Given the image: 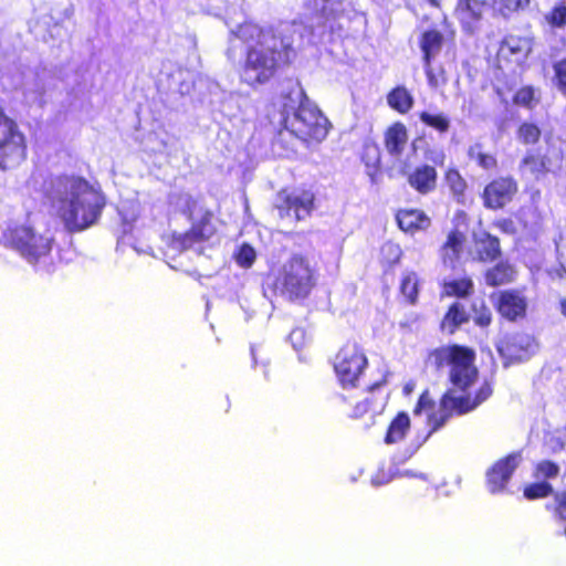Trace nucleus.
Wrapping results in <instances>:
<instances>
[{
	"label": "nucleus",
	"mask_w": 566,
	"mask_h": 566,
	"mask_svg": "<svg viewBox=\"0 0 566 566\" xmlns=\"http://www.w3.org/2000/svg\"><path fill=\"white\" fill-rule=\"evenodd\" d=\"M559 310L564 317H566V297L560 298L559 301Z\"/></svg>",
	"instance_id": "obj_47"
},
{
	"label": "nucleus",
	"mask_w": 566,
	"mask_h": 566,
	"mask_svg": "<svg viewBox=\"0 0 566 566\" xmlns=\"http://www.w3.org/2000/svg\"><path fill=\"white\" fill-rule=\"evenodd\" d=\"M518 184L512 176H497L483 188L481 199L488 210L497 211L505 208L516 196Z\"/></svg>",
	"instance_id": "obj_11"
},
{
	"label": "nucleus",
	"mask_w": 566,
	"mask_h": 566,
	"mask_svg": "<svg viewBox=\"0 0 566 566\" xmlns=\"http://www.w3.org/2000/svg\"><path fill=\"white\" fill-rule=\"evenodd\" d=\"M360 159L366 167V172L373 181L381 171V151L374 142L365 143L361 149Z\"/></svg>",
	"instance_id": "obj_26"
},
{
	"label": "nucleus",
	"mask_w": 566,
	"mask_h": 566,
	"mask_svg": "<svg viewBox=\"0 0 566 566\" xmlns=\"http://www.w3.org/2000/svg\"><path fill=\"white\" fill-rule=\"evenodd\" d=\"M545 507L547 511L552 512L559 522L565 524L564 534L566 536V490L556 492L554 494V502L546 504Z\"/></svg>",
	"instance_id": "obj_38"
},
{
	"label": "nucleus",
	"mask_w": 566,
	"mask_h": 566,
	"mask_svg": "<svg viewBox=\"0 0 566 566\" xmlns=\"http://www.w3.org/2000/svg\"><path fill=\"white\" fill-rule=\"evenodd\" d=\"M7 245L17 250L29 263L36 266L50 259L53 239L36 233L32 227L15 224L2 235Z\"/></svg>",
	"instance_id": "obj_6"
},
{
	"label": "nucleus",
	"mask_w": 566,
	"mask_h": 566,
	"mask_svg": "<svg viewBox=\"0 0 566 566\" xmlns=\"http://www.w3.org/2000/svg\"><path fill=\"white\" fill-rule=\"evenodd\" d=\"M521 168L538 178L549 171V159L539 153L528 151L521 160Z\"/></svg>",
	"instance_id": "obj_29"
},
{
	"label": "nucleus",
	"mask_w": 566,
	"mask_h": 566,
	"mask_svg": "<svg viewBox=\"0 0 566 566\" xmlns=\"http://www.w3.org/2000/svg\"><path fill=\"white\" fill-rule=\"evenodd\" d=\"M214 213L205 209L198 220L193 221L190 228L184 233L172 234L171 245L178 251H187L197 244L210 241L217 234L214 226Z\"/></svg>",
	"instance_id": "obj_10"
},
{
	"label": "nucleus",
	"mask_w": 566,
	"mask_h": 566,
	"mask_svg": "<svg viewBox=\"0 0 566 566\" xmlns=\"http://www.w3.org/2000/svg\"><path fill=\"white\" fill-rule=\"evenodd\" d=\"M469 321L470 313L467 311L464 304L454 301L448 306L440 322V329L449 335H453L463 324L469 323Z\"/></svg>",
	"instance_id": "obj_21"
},
{
	"label": "nucleus",
	"mask_w": 566,
	"mask_h": 566,
	"mask_svg": "<svg viewBox=\"0 0 566 566\" xmlns=\"http://www.w3.org/2000/svg\"><path fill=\"white\" fill-rule=\"evenodd\" d=\"M316 195L312 187H283L275 196L274 208L282 219L303 221L315 210Z\"/></svg>",
	"instance_id": "obj_9"
},
{
	"label": "nucleus",
	"mask_w": 566,
	"mask_h": 566,
	"mask_svg": "<svg viewBox=\"0 0 566 566\" xmlns=\"http://www.w3.org/2000/svg\"><path fill=\"white\" fill-rule=\"evenodd\" d=\"M522 459L521 452H512L495 461L486 471V486L493 494L505 490Z\"/></svg>",
	"instance_id": "obj_14"
},
{
	"label": "nucleus",
	"mask_w": 566,
	"mask_h": 566,
	"mask_svg": "<svg viewBox=\"0 0 566 566\" xmlns=\"http://www.w3.org/2000/svg\"><path fill=\"white\" fill-rule=\"evenodd\" d=\"M528 340H530L528 337H524L521 335H513V336L506 337L502 342L501 346L499 347V353L502 356H505L509 358L517 357V356H520V353L516 348L518 347L521 350L525 352L526 347L530 343Z\"/></svg>",
	"instance_id": "obj_34"
},
{
	"label": "nucleus",
	"mask_w": 566,
	"mask_h": 566,
	"mask_svg": "<svg viewBox=\"0 0 566 566\" xmlns=\"http://www.w3.org/2000/svg\"><path fill=\"white\" fill-rule=\"evenodd\" d=\"M545 21L552 29H564L566 27V3L557 2L546 14Z\"/></svg>",
	"instance_id": "obj_37"
},
{
	"label": "nucleus",
	"mask_w": 566,
	"mask_h": 566,
	"mask_svg": "<svg viewBox=\"0 0 566 566\" xmlns=\"http://www.w3.org/2000/svg\"><path fill=\"white\" fill-rule=\"evenodd\" d=\"M234 259L238 265L248 269L251 268L252 264L255 262L256 253L255 250L249 243H242L239 247L234 255Z\"/></svg>",
	"instance_id": "obj_41"
},
{
	"label": "nucleus",
	"mask_w": 566,
	"mask_h": 566,
	"mask_svg": "<svg viewBox=\"0 0 566 566\" xmlns=\"http://www.w3.org/2000/svg\"><path fill=\"white\" fill-rule=\"evenodd\" d=\"M472 311L474 314L473 322L476 326L481 328H486L491 325L493 315L490 307L484 302H482L480 306L474 305L472 307Z\"/></svg>",
	"instance_id": "obj_42"
},
{
	"label": "nucleus",
	"mask_w": 566,
	"mask_h": 566,
	"mask_svg": "<svg viewBox=\"0 0 566 566\" xmlns=\"http://www.w3.org/2000/svg\"><path fill=\"white\" fill-rule=\"evenodd\" d=\"M442 0H429L434 7H440ZM491 0H457L454 12L465 24H475L485 14V8Z\"/></svg>",
	"instance_id": "obj_17"
},
{
	"label": "nucleus",
	"mask_w": 566,
	"mask_h": 566,
	"mask_svg": "<svg viewBox=\"0 0 566 566\" xmlns=\"http://www.w3.org/2000/svg\"><path fill=\"white\" fill-rule=\"evenodd\" d=\"M27 137L0 104V168L11 169L27 158Z\"/></svg>",
	"instance_id": "obj_7"
},
{
	"label": "nucleus",
	"mask_w": 566,
	"mask_h": 566,
	"mask_svg": "<svg viewBox=\"0 0 566 566\" xmlns=\"http://www.w3.org/2000/svg\"><path fill=\"white\" fill-rule=\"evenodd\" d=\"M553 81L560 94L566 97V56L553 63Z\"/></svg>",
	"instance_id": "obj_39"
},
{
	"label": "nucleus",
	"mask_w": 566,
	"mask_h": 566,
	"mask_svg": "<svg viewBox=\"0 0 566 566\" xmlns=\"http://www.w3.org/2000/svg\"><path fill=\"white\" fill-rule=\"evenodd\" d=\"M226 54H227L228 59H233V60H234V57H235V51H234V49H232L231 46H229V48L227 49Z\"/></svg>",
	"instance_id": "obj_48"
},
{
	"label": "nucleus",
	"mask_w": 566,
	"mask_h": 566,
	"mask_svg": "<svg viewBox=\"0 0 566 566\" xmlns=\"http://www.w3.org/2000/svg\"><path fill=\"white\" fill-rule=\"evenodd\" d=\"M388 106L395 112L405 115L415 104V99L410 91L403 85L392 87L386 96Z\"/></svg>",
	"instance_id": "obj_25"
},
{
	"label": "nucleus",
	"mask_w": 566,
	"mask_h": 566,
	"mask_svg": "<svg viewBox=\"0 0 566 566\" xmlns=\"http://www.w3.org/2000/svg\"><path fill=\"white\" fill-rule=\"evenodd\" d=\"M474 256L480 263H492L502 255L500 239L489 232H482L474 238Z\"/></svg>",
	"instance_id": "obj_19"
},
{
	"label": "nucleus",
	"mask_w": 566,
	"mask_h": 566,
	"mask_svg": "<svg viewBox=\"0 0 566 566\" xmlns=\"http://www.w3.org/2000/svg\"><path fill=\"white\" fill-rule=\"evenodd\" d=\"M494 307L502 318L516 323L526 317L528 302L521 290L510 289L496 293Z\"/></svg>",
	"instance_id": "obj_13"
},
{
	"label": "nucleus",
	"mask_w": 566,
	"mask_h": 566,
	"mask_svg": "<svg viewBox=\"0 0 566 566\" xmlns=\"http://www.w3.org/2000/svg\"><path fill=\"white\" fill-rule=\"evenodd\" d=\"M275 284L287 300L303 301L316 287L317 274L306 255L294 253L283 264Z\"/></svg>",
	"instance_id": "obj_5"
},
{
	"label": "nucleus",
	"mask_w": 566,
	"mask_h": 566,
	"mask_svg": "<svg viewBox=\"0 0 566 566\" xmlns=\"http://www.w3.org/2000/svg\"><path fill=\"white\" fill-rule=\"evenodd\" d=\"M493 226L499 229L502 233L505 234H516L517 228L515 226V222L511 218H501L493 222Z\"/></svg>",
	"instance_id": "obj_45"
},
{
	"label": "nucleus",
	"mask_w": 566,
	"mask_h": 566,
	"mask_svg": "<svg viewBox=\"0 0 566 566\" xmlns=\"http://www.w3.org/2000/svg\"><path fill=\"white\" fill-rule=\"evenodd\" d=\"M515 276L516 271L507 261H500L484 272L485 284L491 287L510 284Z\"/></svg>",
	"instance_id": "obj_23"
},
{
	"label": "nucleus",
	"mask_w": 566,
	"mask_h": 566,
	"mask_svg": "<svg viewBox=\"0 0 566 566\" xmlns=\"http://www.w3.org/2000/svg\"><path fill=\"white\" fill-rule=\"evenodd\" d=\"M554 488L548 481H535L524 485L523 496L528 501L546 499L554 496Z\"/></svg>",
	"instance_id": "obj_32"
},
{
	"label": "nucleus",
	"mask_w": 566,
	"mask_h": 566,
	"mask_svg": "<svg viewBox=\"0 0 566 566\" xmlns=\"http://www.w3.org/2000/svg\"><path fill=\"white\" fill-rule=\"evenodd\" d=\"M367 367L366 353L356 342L345 343L333 360L336 379L344 389L357 388Z\"/></svg>",
	"instance_id": "obj_8"
},
{
	"label": "nucleus",
	"mask_w": 566,
	"mask_h": 566,
	"mask_svg": "<svg viewBox=\"0 0 566 566\" xmlns=\"http://www.w3.org/2000/svg\"><path fill=\"white\" fill-rule=\"evenodd\" d=\"M559 472L558 463L552 460H542L534 465L533 476L541 481H548L557 478Z\"/></svg>",
	"instance_id": "obj_35"
},
{
	"label": "nucleus",
	"mask_w": 566,
	"mask_h": 566,
	"mask_svg": "<svg viewBox=\"0 0 566 566\" xmlns=\"http://www.w3.org/2000/svg\"><path fill=\"white\" fill-rule=\"evenodd\" d=\"M475 360V350L465 345L449 344L429 350L424 359L426 367L437 373L448 368V381L451 385V388L440 397L441 411L428 415L429 434L442 428L452 415H467L492 396L493 382L488 379L474 394L468 392L479 378Z\"/></svg>",
	"instance_id": "obj_1"
},
{
	"label": "nucleus",
	"mask_w": 566,
	"mask_h": 566,
	"mask_svg": "<svg viewBox=\"0 0 566 566\" xmlns=\"http://www.w3.org/2000/svg\"><path fill=\"white\" fill-rule=\"evenodd\" d=\"M373 400L369 398H365L355 403L350 411H348V417L352 419H361L366 415L370 413L373 410Z\"/></svg>",
	"instance_id": "obj_43"
},
{
	"label": "nucleus",
	"mask_w": 566,
	"mask_h": 566,
	"mask_svg": "<svg viewBox=\"0 0 566 566\" xmlns=\"http://www.w3.org/2000/svg\"><path fill=\"white\" fill-rule=\"evenodd\" d=\"M408 142V130L403 123L395 122L384 133V145L392 157H400Z\"/></svg>",
	"instance_id": "obj_20"
},
{
	"label": "nucleus",
	"mask_w": 566,
	"mask_h": 566,
	"mask_svg": "<svg viewBox=\"0 0 566 566\" xmlns=\"http://www.w3.org/2000/svg\"><path fill=\"white\" fill-rule=\"evenodd\" d=\"M530 3L531 0H491L485 8V13L492 10L494 14L509 18L528 8Z\"/></svg>",
	"instance_id": "obj_28"
},
{
	"label": "nucleus",
	"mask_w": 566,
	"mask_h": 566,
	"mask_svg": "<svg viewBox=\"0 0 566 566\" xmlns=\"http://www.w3.org/2000/svg\"><path fill=\"white\" fill-rule=\"evenodd\" d=\"M504 45H505V46H507V48H509V50H510L511 52L520 51V49H517L516 46H514V45H512V44L510 43V40H506V41L504 42Z\"/></svg>",
	"instance_id": "obj_49"
},
{
	"label": "nucleus",
	"mask_w": 566,
	"mask_h": 566,
	"mask_svg": "<svg viewBox=\"0 0 566 566\" xmlns=\"http://www.w3.org/2000/svg\"><path fill=\"white\" fill-rule=\"evenodd\" d=\"M444 179L453 198L458 202H463L468 190V184L460 171L457 168H449L444 174Z\"/></svg>",
	"instance_id": "obj_30"
},
{
	"label": "nucleus",
	"mask_w": 566,
	"mask_h": 566,
	"mask_svg": "<svg viewBox=\"0 0 566 566\" xmlns=\"http://www.w3.org/2000/svg\"><path fill=\"white\" fill-rule=\"evenodd\" d=\"M516 135L522 144L535 145L541 139L542 130L536 124L524 122L517 127Z\"/></svg>",
	"instance_id": "obj_36"
},
{
	"label": "nucleus",
	"mask_w": 566,
	"mask_h": 566,
	"mask_svg": "<svg viewBox=\"0 0 566 566\" xmlns=\"http://www.w3.org/2000/svg\"><path fill=\"white\" fill-rule=\"evenodd\" d=\"M443 43L444 36L442 32L437 29L426 30L421 33L419 39L426 76L429 85L432 87H438L447 81L443 72L436 74L432 69V61L441 51Z\"/></svg>",
	"instance_id": "obj_12"
},
{
	"label": "nucleus",
	"mask_w": 566,
	"mask_h": 566,
	"mask_svg": "<svg viewBox=\"0 0 566 566\" xmlns=\"http://www.w3.org/2000/svg\"><path fill=\"white\" fill-rule=\"evenodd\" d=\"M465 240L467 237L464 232H462L457 227L448 232L447 239L439 250L441 262L444 265L450 268L455 266V264L460 261Z\"/></svg>",
	"instance_id": "obj_18"
},
{
	"label": "nucleus",
	"mask_w": 566,
	"mask_h": 566,
	"mask_svg": "<svg viewBox=\"0 0 566 566\" xmlns=\"http://www.w3.org/2000/svg\"><path fill=\"white\" fill-rule=\"evenodd\" d=\"M433 408L434 401L429 396L428 390H426L419 396L412 412L415 416H420L423 411L432 410Z\"/></svg>",
	"instance_id": "obj_44"
},
{
	"label": "nucleus",
	"mask_w": 566,
	"mask_h": 566,
	"mask_svg": "<svg viewBox=\"0 0 566 566\" xmlns=\"http://www.w3.org/2000/svg\"><path fill=\"white\" fill-rule=\"evenodd\" d=\"M339 401H340V403L345 405V403H347V398H346L345 396H343V395H342V396L339 397Z\"/></svg>",
	"instance_id": "obj_50"
},
{
	"label": "nucleus",
	"mask_w": 566,
	"mask_h": 566,
	"mask_svg": "<svg viewBox=\"0 0 566 566\" xmlns=\"http://www.w3.org/2000/svg\"><path fill=\"white\" fill-rule=\"evenodd\" d=\"M395 219L398 228L411 235L427 231L432 224L431 218L423 210L416 208L398 209Z\"/></svg>",
	"instance_id": "obj_16"
},
{
	"label": "nucleus",
	"mask_w": 566,
	"mask_h": 566,
	"mask_svg": "<svg viewBox=\"0 0 566 566\" xmlns=\"http://www.w3.org/2000/svg\"><path fill=\"white\" fill-rule=\"evenodd\" d=\"M468 157L483 170H495L499 161L495 155L483 150L481 144H474L468 148Z\"/></svg>",
	"instance_id": "obj_31"
},
{
	"label": "nucleus",
	"mask_w": 566,
	"mask_h": 566,
	"mask_svg": "<svg viewBox=\"0 0 566 566\" xmlns=\"http://www.w3.org/2000/svg\"><path fill=\"white\" fill-rule=\"evenodd\" d=\"M440 286L442 297L469 298L474 293V282L469 275L444 280Z\"/></svg>",
	"instance_id": "obj_22"
},
{
	"label": "nucleus",
	"mask_w": 566,
	"mask_h": 566,
	"mask_svg": "<svg viewBox=\"0 0 566 566\" xmlns=\"http://www.w3.org/2000/svg\"><path fill=\"white\" fill-rule=\"evenodd\" d=\"M293 94V91L289 92L286 95H285V98H289L291 99V95Z\"/></svg>",
	"instance_id": "obj_51"
},
{
	"label": "nucleus",
	"mask_w": 566,
	"mask_h": 566,
	"mask_svg": "<svg viewBox=\"0 0 566 566\" xmlns=\"http://www.w3.org/2000/svg\"><path fill=\"white\" fill-rule=\"evenodd\" d=\"M401 174L408 186L420 196L432 193L438 187V171L432 165L423 163Z\"/></svg>",
	"instance_id": "obj_15"
},
{
	"label": "nucleus",
	"mask_w": 566,
	"mask_h": 566,
	"mask_svg": "<svg viewBox=\"0 0 566 566\" xmlns=\"http://www.w3.org/2000/svg\"><path fill=\"white\" fill-rule=\"evenodd\" d=\"M297 105L284 103L281 111V129L273 140V147L281 150V156L289 157L296 153L295 146L286 140V136L295 137L306 145L323 142L332 127L328 118L306 96L303 90L297 91Z\"/></svg>",
	"instance_id": "obj_4"
},
{
	"label": "nucleus",
	"mask_w": 566,
	"mask_h": 566,
	"mask_svg": "<svg viewBox=\"0 0 566 566\" xmlns=\"http://www.w3.org/2000/svg\"><path fill=\"white\" fill-rule=\"evenodd\" d=\"M387 382V377L384 375L381 376L380 379L374 381V382H370L366 386V391L368 392H373L379 388H381L382 386H385Z\"/></svg>",
	"instance_id": "obj_46"
},
{
	"label": "nucleus",
	"mask_w": 566,
	"mask_h": 566,
	"mask_svg": "<svg viewBox=\"0 0 566 566\" xmlns=\"http://www.w3.org/2000/svg\"><path fill=\"white\" fill-rule=\"evenodd\" d=\"M411 428L410 417L406 411H399L389 422L386 430L384 442L386 444H396L401 442Z\"/></svg>",
	"instance_id": "obj_24"
},
{
	"label": "nucleus",
	"mask_w": 566,
	"mask_h": 566,
	"mask_svg": "<svg viewBox=\"0 0 566 566\" xmlns=\"http://www.w3.org/2000/svg\"><path fill=\"white\" fill-rule=\"evenodd\" d=\"M535 102V90L531 85L520 87L513 96V103L517 106L532 109Z\"/></svg>",
	"instance_id": "obj_40"
},
{
	"label": "nucleus",
	"mask_w": 566,
	"mask_h": 566,
	"mask_svg": "<svg viewBox=\"0 0 566 566\" xmlns=\"http://www.w3.org/2000/svg\"><path fill=\"white\" fill-rule=\"evenodd\" d=\"M48 192L57 205V217L70 233L82 232L95 226L106 207L101 188L77 175L62 174L51 177Z\"/></svg>",
	"instance_id": "obj_3"
},
{
	"label": "nucleus",
	"mask_w": 566,
	"mask_h": 566,
	"mask_svg": "<svg viewBox=\"0 0 566 566\" xmlns=\"http://www.w3.org/2000/svg\"><path fill=\"white\" fill-rule=\"evenodd\" d=\"M418 117L422 124L434 129L439 134H446L450 129V119L443 113H429L422 111L418 114Z\"/></svg>",
	"instance_id": "obj_33"
},
{
	"label": "nucleus",
	"mask_w": 566,
	"mask_h": 566,
	"mask_svg": "<svg viewBox=\"0 0 566 566\" xmlns=\"http://www.w3.org/2000/svg\"><path fill=\"white\" fill-rule=\"evenodd\" d=\"M421 280L413 271L405 272L399 283V294L408 305H416L419 300Z\"/></svg>",
	"instance_id": "obj_27"
},
{
	"label": "nucleus",
	"mask_w": 566,
	"mask_h": 566,
	"mask_svg": "<svg viewBox=\"0 0 566 566\" xmlns=\"http://www.w3.org/2000/svg\"><path fill=\"white\" fill-rule=\"evenodd\" d=\"M229 41L241 44L239 78L253 88L277 77L292 66L297 56L292 34L275 24L245 20L230 30Z\"/></svg>",
	"instance_id": "obj_2"
}]
</instances>
